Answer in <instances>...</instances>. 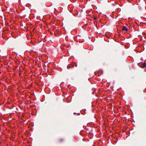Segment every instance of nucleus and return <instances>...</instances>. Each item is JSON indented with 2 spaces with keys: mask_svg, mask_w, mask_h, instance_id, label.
Wrapping results in <instances>:
<instances>
[{
  "mask_svg": "<svg viewBox=\"0 0 146 146\" xmlns=\"http://www.w3.org/2000/svg\"><path fill=\"white\" fill-rule=\"evenodd\" d=\"M123 31H128V28L125 26H124L122 29Z\"/></svg>",
  "mask_w": 146,
  "mask_h": 146,
  "instance_id": "f257e3e1",
  "label": "nucleus"
},
{
  "mask_svg": "<svg viewBox=\"0 0 146 146\" xmlns=\"http://www.w3.org/2000/svg\"><path fill=\"white\" fill-rule=\"evenodd\" d=\"M142 66L143 68L146 67V64L145 63H143L142 64Z\"/></svg>",
  "mask_w": 146,
  "mask_h": 146,
  "instance_id": "f03ea898",
  "label": "nucleus"
}]
</instances>
